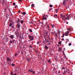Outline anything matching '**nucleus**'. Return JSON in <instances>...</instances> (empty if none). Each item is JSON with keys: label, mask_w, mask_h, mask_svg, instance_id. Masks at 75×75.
<instances>
[{"label": "nucleus", "mask_w": 75, "mask_h": 75, "mask_svg": "<svg viewBox=\"0 0 75 75\" xmlns=\"http://www.w3.org/2000/svg\"><path fill=\"white\" fill-rule=\"evenodd\" d=\"M17 27H18V28L19 29V30H20V25L19 24H18L17 25Z\"/></svg>", "instance_id": "4"}, {"label": "nucleus", "mask_w": 75, "mask_h": 75, "mask_svg": "<svg viewBox=\"0 0 75 75\" xmlns=\"http://www.w3.org/2000/svg\"><path fill=\"white\" fill-rule=\"evenodd\" d=\"M12 41L13 42H15V40H12Z\"/></svg>", "instance_id": "41"}, {"label": "nucleus", "mask_w": 75, "mask_h": 75, "mask_svg": "<svg viewBox=\"0 0 75 75\" xmlns=\"http://www.w3.org/2000/svg\"><path fill=\"white\" fill-rule=\"evenodd\" d=\"M29 31H30V32H33V31H32V30H31V29H29Z\"/></svg>", "instance_id": "20"}, {"label": "nucleus", "mask_w": 75, "mask_h": 75, "mask_svg": "<svg viewBox=\"0 0 75 75\" xmlns=\"http://www.w3.org/2000/svg\"><path fill=\"white\" fill-rule=\"evenodd\" d=\"M71 45H72V44H71V43H69V46H71Z\"/></svg>", "instance_id": "23"}, {"label": "nucleus", "mask_w": 75, "mask_h": 75, "mask_svg": "<svg viewBox=\"0 0 75 75\" xmlns=\"http://www.w3.org/2000/svg\"><path fill=\"white\" fill-rule=\"evenodd\" d=\"M27 34H28V33H27Z\"/></svg>", "instance_id": "64"}, {"label": "nucleus", "mask_w": 75, "mask_h": 75, "mask_svg": "<svg viewBox=\"0 0 75 75\" xmlns=\"http://www.w3.org/2000/svg\"><path fill=\"white\" fill-rule=\"evenodd\" d=\"M46 20V18H44L43 19V20Z\"/></svg>", "instance_id": "33"}, {"label": "nucleus", "mask_w": 75, "mask_h": 75, "mask_svg": "<svg viewBox=\"0 0 75 75\" xmlns=\"http://www.w3.org/2000/svg\"><path fill=\"white\" fill-rule=\"evenodd\" d=\"M58 33L59 34H60V31L59 30L58 31Z\"/></svg>", "instance_id": "25"}, {"label": "nucleus", "mask_w": 75, "mask_h": 75, "mask_svg": "<svg viewBox=\"0 0 75 75\" xmlns=\"http://www.w3.org/2000/svg\"><path fill=\"white\" fill-rule=\"evenodd\" d=\"M10 62H11V60H9Z\"/></svg>", "instance_id": "58"}, {"label": "nucleus", "mask_w": 75, "mask_h": 75, "mask_svg": "<svg viewBox=\"0 0 75 75\" xmlns=\"http://www.w3.org/2000/svg\"><path fill=\"white\" fill-rule=\"evenodd\" d=\"M52 9H49V11L50 12V11H51V10Z\"/></svg>", "instance_id": "38"}, {"label": "nucleus", "mask_w": 75, "mask_h": 75, "mask_svg": "<svg viewBox=\"0 0 75 75\" xmlns=\"http://www.w3.org/2000/svg\"><path fill=\"white\" fill-rule=\"evenodd\" d=\"M49 45H51V44H50V43H49Z\"/></svg>", "instance_id": "54"}, {"label": "nucleus", "mask_w": 75, "mask_h": 75, "mask_svg": "<svg viewBox=\"0 0 75 75\" xmlns=\"http://www.w3.org/2000/svg\"><path fill=\"white\" fill-rule=\"evenodd\" d=\"M66 73H67V72L66 71H64L63 74V75H65L66 74Z\"/></svg>", "instance_id": "9"}, {"label": "nucleus", "mask_w": 75, "mask_h": 75, "mask_svg": "<svg viewBox=\"0 0 75 75\" xmlns=\"http://www.w3.org/2000/svg\"><path fill=\"white\" fill-rule=\"evenodd\" d=\"M17 7H18V6H17V5H16L15 8H17Z\"/></svg>", "instance_id": "24"}, {"label": "nucleus", "mask_w": 75, "mask_h": 75, "mask_svg": "<svg viewBox=\"0 0 75 75\" xmlns=\"http://www.w3.org/2000/svg\"><path fill=\"white\" fill-rule=\"evenodd\" d=\"M46 35H48V33H47L46 32Z\"/></svg>", "instance_id": "26"}, {"label": "nucleus", "mask_w": 75, "mask_h": 75, "mask_svg": "<svg viewBox=\"0 0 75 75\" xmlns=\"http://www.w3.org/2000/svg\"><path fill=\"white\" fill-rule=\"evenodd\" d=\"M20 13V11H19V12H18V13Z\"/></svg>", "instance_id": "53"}, {"label": "nucleus", "mask_w": 75, "mask_h": 75, "mask_svg": "<svg viewBox=\"0 0 75 75\" xmlns=\"http://www.w3.org/2000/svg\"><path fill=\"white\" fill-rule=\"evenodd\" d=\"M11 75H13V72H12V71L11 72Z\"/></svg>", "instance_id": "21"}, {"label": "nucleus", "mask_w": 75, "mask_h": 75, "mask_svg": "<svg viewBox=\"0 0 75 75\" xmlns=\"http://www.w3.org/2000/svg\"><path fill=\"white\" fill-rule=\"evenodd\" d=\"M29 38L30 39V40L33 41V39H34V37L32 36H31L30 35H29Z\"/></svg>", "instance_id": "2"}, {"label": "nucleus", "mask_w": 75, "mask_h": 75, "mask_svg": "<svg viewBox=\"0 0 75 75\" xmlns=\"http://www.w3.org/2000/svg\"><path fill=\"white\" fill-rule=\"evenodd\" d=\"M71 17L70 15H69L68 16H67L66 17H65V15H62L61 16V18L63 20H64V21H66L67 20H69L71 18Z\"/></svg>", "instance_id": "1"}, {"label": "nucleus", "mask_w": 75, "mask_h": 75, "mask_svg": "<svg viewBox=\"0 0 75 75\" xmlns=\"http://www.w3.org/2000/svg\"><path fill=\"white\" fill-rule=\"evenodd\" d=\"M62 53H63V54H64V52L63 51L62 52Z\"/></svg>", "instance_id": "59"}, {"label": "nucleus", "mask_w": 75, "mask_h": 75, "mask_svg": "<svg viewBox=\"0 0 75 75\" xmlns=\"http://www.w3.org/2000/svg\"><path fill=\"white\" fill-rule=\"evenodd\" d=\"M61 37L62 38H63L64 37V34H63V35Z\"/></svg>", "instance_id": "30"}, {"label": "nucleus", "mask_w": 75, "mask_h": 75, "mask_svg": "<svg viewBox=\"0 0 75 75\" xmlns=\"http://www.w3.org/2000/svg\"><path fill=\"white\" fill-rule=\"evenodd\" d=\"M67 30L69 31H71V28H68Z\"/></svg>", "instance_id": "8"}, {"label": "nucleus", "mask_w": 75, "mask_h": 75, "mask_svg": "<svg viewBox=\"0 0 75 75\" xmlns=\"http://www.w3.org/2000/svg\"><path fill=\"white\" fill-rule=\"evenodd\" d=\"M69 70L67 69V73H68V74H69Z\"/></svg>", "instance_id": "15"}, {"label": "nucleus", "mask_w": 75, "mask_h": 75, "mask_svg": "<svg viewBox=\"0 0 75 75\" xmlns=\"http://www.w3.org/2000/svg\"><path fill=\"white\" fill-rule=\"evenodd\" d=\"M10 26H11V25H12V23H11L9 25Z\"/></svg>", "instance_id": "37"}, {"label": "nucleus", "mask_w": 75, "mask_h": 75, "mask_svg": "<svg viewBox=\"0 0 75 75\" xmlns=\"http://www.w3.org/2000/svg\"><path fill=\"white\" fill-rule=\"evenodd\" d=\"M24 23V21H21V23L23 24V23Z\"/></svg>", "instance_id": "29"}, {"label": "nucleus", "mask_w": 75, "mask_h": 75, "mask_svg": "<svg viewBox=\"0 0 75 75\" xmlns=\"http://www.w3.org/2000/svg\"><path fill=\"white\" fill-rule=\"evenodd\" d=\"M47 28L49 30H51L50 28V27H49V25L48 24L47 25Z\"/></svg>", "instance_id": "6"}, {"label": "nucleus", "mask_w": 75, "mask_h": 75, "mask_svg": "<svg viewBox=\"0 0 75 75\" xmlns=\"http://www.w3.org/2000/svg\"><path fill=\"white\" fill-rule=\"evenodd\" d=\"M52 28H54V25H52Z\"/></svg>", "instance_id": "27"}, {"label": "nucleus", "mask_w": 75, "mask_h": 75, "mask_svg": "<svg viewBox=\"0 0 75 75\" xmlns=\"http://www.w3.org/2000/svg\"><path fill=\"white\" fill-rule=\"evenodd\" d=\"M28 61H30V59H28Z\"/></svg>", "instance_id": "50"}, {"label": "nucleus", "mask_w": 75, "mask_h": 75, "mask_svg": "<svg viewBox=\"0 0 75 75\" xmlns=\"http://www.w3.org/2000/svg\"><path fill=\"white\" fill-rule=\"evenodd\" d=\"M42 24H43V22H42V23H41Z\"/></svg>", "instance_id": "52"}, {"label": "nucleus", "mask_w": 75, "mask_h": 75, "mask_svg": "<svg viewBox=\"0 0 75 75\" xmlns=\"http://www.w3.org/2000/svg\"><path fill=\"white\" fill-rule=\"evenodd\" d=\"M32 74H35V71H33L32 72Z\"/></svg>", "instance_id": "17"}, {"label": "nucleus", "mask_w": 75, "mask_h": 75, "mask_svg": "<svg viewBox=\"0 0 75 75\" xmlns=\"http://www.w3.org/2000/svg\"><path fill=\"white\" fill-rule=\"evenodd\" d=\"M28 72H33V70L31 69L29 70H28Z\"/></svg>", "instance_id": "7"}, {"label": "nucleus", "mask_w": 75, "mask_h": 75, "mask_svg": "<svg viewBox=\"0 0 75 75\" xmlns=\"http://www.w3.org/2000/svg\"><path fill=\"white\" fill-rule=\"evenodd\" d=\"M55 10L56 11V13H58V9H55Z\"/></svg>", "instance_id": "22"}, {"label": "nucleus", "mask_w": 75, "mask_h": 75, "mask_svg": "<svg viewBox=\"0 0 75 75\" xmlns=\"http://www.w3.org/2000/svg\"><path fill=\"white\" fill-rule=\"evenodd\" d=\"M14 35H11L10 36V37L11 38V39H13V38H14Z\"/></svg>", "instance_id": "3"}, {"label": "nucleus", "mask_w": 75, "mask_h": 75, "mask_svg": "<svg viewBox=\"0 0 75 75\" xmlns=\"http://www.w3.org/2000/svg\"><path fill=\"white\" fill-rule=\"evenodd\" d=\"M30 23L31 24H33V22H31Z\"/></svg>", "instance_id": "42"}, {"label": "nucleus", "mask_w": 75, "mask_h": 75, "mask_svg": "<svg viewBox=\"0 0 75 75\" xmlns=\"http://www.w3.org/2000/svg\"><path fill=\"white\" fill-rule=\"evenodd\" d=\"M19 1H20L21 2V1H22V0H19Z\"/></svg>", "instance_id": "43"}, {"label": "nucleus", "mask_w": 75, "mask_h": 75, "mask_svg": "<svg viewBox=\"0 0 75 75\" xmlns=\"http://www.w3.org/2000/svg\"><path fill=\"white\" fill-rule=\"evenodd\" d=\"M7 59L8 61H10V59L9 58L7 57Z\"/></svg>", "instance_id": "16"}, {"label": "nucleus", "mask_w": 75, "mask_h": 75, "mask_svg": "<svg viewBox=\"0 0 75 75\" xmlns=\"http://www.w3.org/2000/svg\"><path fill=\"white\" fill-rule=\"evenodd\" d=\"M67 33H68H68H70V32L68 31H67Z\"/></svg>", "instance_id": "46"}, {"label": "nucleus", "mask_w": 75, "mask_h": 75, "mask_svg": "<svg viewBox=\"0 0 75 75\" xmlns=\"http://www.w3.org/2000/svg\"><path fill=\"white\" fill-rule=\"evenodd\" d=\"M62 69H65L64 68H62Z\"/></svg>", "instance_id": "47"}, {"label": "nucleus", "mask_w": 75, "mask_h": 75, "mask_svg": "<svg viewBox=\"0 0 75 75\" xmlns=\"http://www.w3.org/2000/svg\"><path fill=\"white\" fill-rule=\"evenodd\" d=\"M69 34L68 33H66L64 34V35H65V36H68V35H69Z\"/></svg>", "instance_id": "5"}, {"label": "nucleus", "mask_w": 75, "mask_h": 75, "mask_svg": "<svg viewBox=\"0 0 75 75\" xmlns=\"http://www.w3.org/2000/svg\"><path fill=\"white\" fill-rule=\"evenodd\" d=\"M59 50L60 51H61V48H60L59 49Z\"/></svg>", "instance_id": "32"}, {"label": "nucleus", "mask_w": 75, "mask_h": 75, "mask_svg": "<svg viewBox=\"0 0 75 75\" xmlns=\"http://www.w3.org/2000/svg\"><path fill=\"white\" fill-rule=\"evenodd\" d=\"M11 65H12V66H14L15 65V64H13V63H12Z\"/></svg>", "instance_id": "28"}, {"label": "nucleus", "mask_w": 75, "mask_h": 75, "mask_svg": "<svg viewBox=\"0 0 75 75\" xmlns=\"http://www.w3.org/2000/svg\"><path fill=\"white\" fill-rule=\"evenodd\" d=\"M51 33H52V34L53 33L52 32H51Z\"/></svg>", "instance_id": "55"}, {"label": "nucleus", "mask_w": 75, "mask_h": 75, "mask_svg": "<svg viewBox=\"0 0 75 75\" xmlns=\"http://www.w3.org/2000/svg\"><path fill=\"white\" fill-rule=\"evenodd\" d=\"M54 16H54V17H55V16H56V17H57V15L55 14H54Z\"/></svg>", "instance_id": "34"}, {"label": "nucleus", "mask_w": 75, "mask_h": 75, "mask_svg": "<svg viewBox=\"0 0 75 75\" xmlns=\"http://www.w3.org/2000/svg\"><path fill=\"white\" fill-rule=\"evenodd\" d=\"M44 27H45V26H43V28H44Z\"/></svg>", "instance_id": "62"}, {"label": "nucleus", "mask_w": 75, "mask_h": 75, "mask_svg": "<svg viewBox=\"0 0 75 75\" xmlns=\"http://www.w3.org/2000/svg\"><path fill=\"white\" fill-rule=\"evenodd\" d=\"M14 75H17V74H16V73H15Z\"/></svg>", "instance_id": "48"}, {"label": "nucleus", "mask_w": 75, "mask_h": 75, "mask_svg": "<svg viewBox=\"0 0 75 75\" xmlns=\"http://www.w3.org/2000/svg\"><path fill=\"white\" fill-rule=\"evenodd\" d=\"M58 73L59 74L60 73V71H58Z\"/></svg>", "instance_id": "49"}, {"label": "nucleus", "mask_w": 75, "mask_h": 75, "mask_svg": "<svg viewBox=\"0 0 75 75\" xmlns=\"http://www.w3.org/2000/svg\"><path fill=\"white\" fill-rule=\"evenodd\" d=\"M22 14H23L24 15H25V14H26V13L25 12H23V13H22Z\"/></svg>", "instance_id": "14"}, {"label": "nucleus", "mask_w": 75, "mask_h": 75, "mask_svg": "<svg viewBox=\"0 0 75 75\" xmlns=\"http://www.w3.org/2000/svg\"><path fill=\"white\" fill-rule=\"evenodd\" d=\"M50 7H53V6L52 5H50Z\"/></svg>", "instance_id": "18"}, {"label": "nucleus", "mask_w": 75, "mask_h": 75, "mask_svg": "<svg viewBox=\"0 0 75 75\" xmlns=\"http://www.w3.org/2000/svg\"><path fill=\"white\" fill-rule=\"evenodd\" d=\"M20 20L19 19L17 21V23H20Z\"/></svg>", "instance_id": "12"}, {"label": "nucleus", "mask_w": 75, "mask_h": 75, "mask_svg": "<svg viewBox=\"0 0 75 75\" xmlns=\"http://www.w3.org/2000/svg\"><path fill=\"white\" fill-rule=\"evenodd\" d=\"M34 6V4H32L31 5V6L32 7H35V6Z\"/></svg>", "instance_id": "19"}, {"label": "nucleus", "mask_w": 75, "mask_h": 75, "mask_svg": "<svg viewBox=\"0 0 75 75\" xmlns=\"http://www.w3.org/2000/svg\"><path fill=\"white\" fill-rule=\"evenodd\" d=\"M46 16H45V15H44V16H43V17H45Z\"/></svg>", "instance_id": "44"}, {"label": "nucleus", "mask_w": 75, "mask_h": 75, "mask_svg": "<svg viewBox=\"0 0 75 75\" xmlns=\"http://www.w3.org/2000/svg\"><path fill=\"white\" fill-rule=\"evenodd\" d=\"M10 42L11 44H12V41L10 40Z\"/></svg>", "instance_id": "36"}, {"label": "nucleus", "mask_w": 75, "mask_h": 75, "mask_svg": "<svg viewBox=\"0 0 75 75\" xmlns=\"http://www.w3.org/2000/svg\"><path fill=\"white\" fill-rule=\"evenodd\" d=\"M56 35L57 37V34H56Z\"/></svg>", "instance_id": "57"}, {"label": "nucleus", "mask_w": 75, "mask_h": 75, "mask_svg": "<svg viewBox=\"0 0 75 75\" xmlns=\"http://www.w3.org/2000/svg\"><path fill=\"white\" fill-rule=\"evenodd\" d=\"M5 41L6 42H7V41H8V38H6L5 39Z\"/></svg>", "instance_id": "10"}, {"label": "nucleus", "mask_w": 75, "mask_h": 75, "mask_svg": "<svg viewBox=\"0 0 75 75\" xmlns=\"http://www.w3.org/2000/svg\"><path fill=\"white\" fill-rule=\"evenodd\" d=\"M30 48H33V47L31 46H30Z\"/></svg>", "instance_id": "45"}, {"label": "nucleus", "mask_w": 75, "mask_h": 75, "mask_svg": "<svg viewBox=\"0 0 75 75\" xmlns=\"http://www.w3.org/2000/svg\"><path fill=\"white\" fill-rule=\"evenodd\" d=\"M48 62H51V60H49L48 61Z\"/></svg>", "instance_id": "35"}, {"label": "nucleus", "mask_w": 75, "mask_h": 75, "mask_svg": "<svg viewBox=\"0 0 75 75\" xmlns=\"http://www.w3.org/2000/svg\"><path fill=\"white\" fill-rule=\"evenodd\" d=\"M67 24H68V22H67Z\"/></svg>", "instance_id": "61"}, {"label": "nucleus", "mask_w": 75, "mask_h": 75, "mask_svg": "<svg viewBox=\"0 0 75 75\" xmlns=\"http://www.w3.org/2000/svg\"><path fill=\"white\" fill-rule=\"evenodd\" d=\"M63 54H64V55H65V54H64V53H63Z\"/></svg>", "instance_id": "63"}, {"label": "nucleus", "mask_w": 75, "mask_h": 75, "mask_svg": "<svg viewBox=\"0 0 75 75\" xmlns=\"http://www.w3.org/2000/svg\"><path fill=\"white\" fill-rule=\"evenodd\" d=\"M65 3H66L65 1H63V5H65Z\"/></svg>", "instance_id": "11"}, {"label": "nucleus", "mask_w": 75, "mask_h": 75, "mask_svg": "<svg viewBox=\"0 0 75 75\" xmlns=\"http://www.w3.org/2000/svg\"><path fill=\"white\" fill-rule=\"evenodd\" d=\"M62 53H63V54H64V52L63 51L62 52Z\"/></svg>", "instance_id": "60"}, {"label": "nucleus", "mask_w": 75, "mask_h": 75, "mask_svg": "<svg viewBox=\"0 0 75 75\" xmlns=\"http://www.w3.org/2000/svg\"><path fill=\"white\" fill-rule=\"evenodd\" d=\"M45 49H48V48H49V47H47V46H45Z\"/></svg>", "instance_id": "13"}, {"label": "nucleus", "mask_w": 75, "mask_h": 75, "mask_svg": "<svg viewBox=\"0 0 75 75\" xmlns=\"http://www.w3.org/2000/svg\"><path fill=\"white\" fill-rule=\"evenodd\" d=\"M64 50H65V48H64Z\"/></svg>", "instance_id": "56"}, {"label": "nucleus", "mask_w": 75, "mask_h": 75, "mask_svg": "<svg viewBox=\"0 0 75 75\" xmlns=\"http://www.w3.org/2000/svg\"><path fill=\"white\" fill-rule=\"evenodd\" d=\"M17 55V54H15V56H16V55Z\"/></svg>", "instance_id": "51"}, {"label": "nucleus", "mask_w": 75, "mask_h": 75, "mask_svg": "<svg viewBox=\"0 0 75 75\" xmlns=\"http://www.w3.org/2000/svg\"><path fill=\"white\" fill-rule=\"evenodd\" d=\"M37 44H40V42H37Z\"/></svg>", "instance_id": "39"}, {"label": "nucleus", "mask_w": 75, "mask_h": 75, "mask_svg": "<svg viewBox=\"0 0 75 75\" xmlns=\"http://www.w3.org/2000/svg\"><path fill=\"white\" fill-rule=\"evenodd\" d=\"M59 44H61V42H59Z\"/></svg>", "instance_id": "40"}, {"label": "nucleus", "mask_w": 75, "mask_h": 75, "mask_svg": "<svg viewBox=\"0 0 75 75\" xmlns=\"http://www.w3.org/2000/svg\"><path fill=\"white\" fill-rule=\"evenodd\" d=\"M13 6H15V5H16V3H13Z\"/></svg>", "instance_id": "31"}]
</instances>
